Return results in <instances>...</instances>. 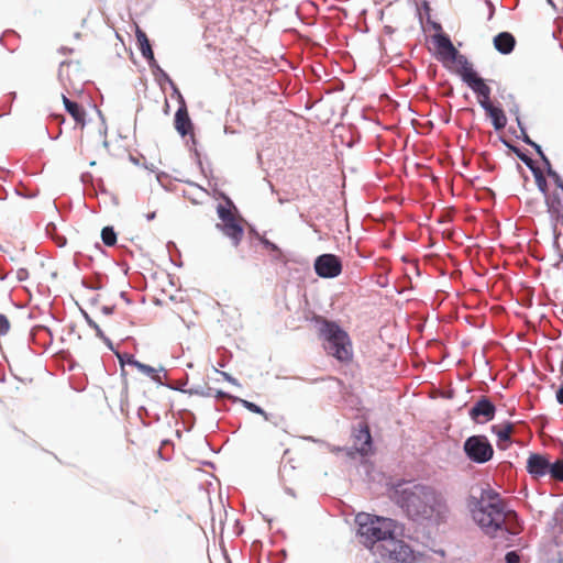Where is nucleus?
Here are the masks:
<instances>
[{"label":"nucleus","instance_id":"42","mask_svg":"<svg viewBox=\"0 0 563 563\" xmlns=\"http://www.w3.org/2000/svg\"><path fill=\"white\" fill-rule=\"evenodd\" d=\"M505 563H520V555L517 551H508L505 554Z\"/></svg>","mask_w":563,"mask_h":563},{"label":"nucleus","instance_id":"29","mask_svg":"<svg viewBox=\"0 0 563 563\" xmlns=\"http://www.w3.org/2000/svg\"><path fill=\"white\" fill-rule=\"evenodd\" d=\"M115 356L118 357V361L122 368L124 367L125 364L131 365L135 368H139V366L141 364L140 361H137L133 355L128 354V353L115 352Z\"/></svg>","mask_w":563,"mask_h":563},{"label":"nucleus","instance_id":"1","mask_svg":"<svg viewBox=\"0 0 563 563\" xmlns=\"http://www.w3.org/2000/svg\"><path fill=\"white\" fill-rule=\"evenodd\" d=\"M394 500L407 517L415 522L440 525L449 515L445 497L434 487L415 484L410 487L396 489Z\"/></svg>","mask_w":563,"mask_h":563},{"label":"nucleus","instance_id":"20","mask_svg":"<svg viewBox=\"0 0 563 563\" xmlns=\"http://www.w3.org/2000/svg\"><path fill=\"white\" fill-rule=\"evenodd\" d=\"M500 141L505 146H507L511 152L516 154V156L528 167H534L536 162L520 147L514 145L510 141L505 137H500Z\"/></svg>","mask_w":563,"mask_h":563},{"label":"nucleus","instance_id":"12","mask_svg":"<svg viewBox=\"0 0 563 563\" xmlns=\"http://www.w3.org/2000/svg\"><path fill=\"white\" fill-rule=\"evenodd\" d=\"M465 84L479 97L478 102L485 112H490L495 108L490 101L492 90L482 77L476 80H465Z\"/></svg>","mask_w":563,"mask_h":563},{"label":"nucleus","instance_id":"7","mask_svg":"<svg viewBox=\"0 0 563 563\" xmlns=\"http://www.w3.org/2000/svg\"><path fill=\"white\" fill-rule=\"evenodd\" d=\"M380 553L377 558L382 562H401L406 563L412 558V549L402 540L396 538L389 539L388 543H383L377 548Z\"/></svg>","mask_w":563,"mask_h":563},{"label":"nucleus","instance_id":"33","mask_svg":"<svg viewBox=\"0 0 563 563\" xmlns=\"http://www.w3.org/2000/svg\"><path fill=\"white\" fill-rule=\"evenodd\" d=\"M80 312L85 319V321L87 322V324L89 325V328L93 329L95 332H96V335L97 336H102V330L101 328L95 322V320L88 314V312L84 309H80Z\"/></svg>","mask_w":563,"mask_h":563},{"label":"nucleus","instance_id":"49","mask_svg":"<svg viewBox=\"0 0 563 563\" xmlns=\"http://www.w3.org/2000/svg\"><path fill=\"white\" fill-rule=\"evenodd\" d=\"M484 2H485V4L488 8L487 20L490 21L494 18V14H495V5H494V3L490 0H485Z\"/></svg>","mask_w":563,"mask_h":563},{"label":"nucleus","instance_id":"47","mask_svg":"<svg viewBox=\"0 0 563 563\" xmlns=\"http://www.w3.org/2000/svg\"><path fill=\"white\" fill-rule=\"evenodd\" d=\"M99 339H101L103 341V343L106 344V346L112 351L114 354L115 352H118L115 349H114V345L112 343V341L104 334V332H102V336H98Z\"/></svg>","mask_w":563,"mask_h":563},{"label":"nucleus","instance_id":"62","mask_svg":"<svg viewBox=\"0 0 563 563\" xmlns=\"http://www.w3.org/2000/svg\"><path fill=\"white\" fill-rule=\"evenodd\" d=\"M51 228L55 229V225L53 223L47 224V227H46L47 233H49Z\"/></svg>","mask_w":563,"mask_h":563},{"label":"nucleus","instance_id":"18","mask_svg":"<svg viewBox=\"0 0 563 563\" xmlns=\"http://www.w3.org/2000/svg\"><path fill=\"white\" fill-rule=\"evenodd\" d=\"M63 103L65 107V110L73 117V119L76 121V123L80 124L81 126L86 125V111L76 101L70 100L65 95H62Z\"/></svg>","mask_w":563,"mask_h":563},{"label":"nucleus","instance_id":"51","mask_svg":"<svg viewBox=\"0 0 563 563\" xmlns=\"http://www.w3.org/2000/svg\"><path fill=\"white\" fill-rule=\"evenodd\" d=\"M114 306H103L101 307V312L104 314V316H110L113 313L114 311Z\"/></svg>","mask_w":563,"mask_h":563},{"label":"nucleus","instance_id":"46","mask_svg":"<svg viewBox=\"0 0 563 563\" xmlns=\"http://www.w3.org/2000/svg\"><path fill=\"white\" fill-rule=\"evenodd\" d=\"M29 278V271L26 268H19L16 271V279L19 282H24Z\"/></svg>","mask_w":563,"mask_h":563},{"label":"nucleus","instance_id":"35","mask_svg":"<svg viewBox=\"0 0 563 563\" xmlns=\"http://www.w3.org/2000/svg\"><path fill=\"white\" fill-rule=\"evenodd\" d=\"M181 413V418L184 420V423L186 424V429L190 431L195 426V415L189 410H183Z\"/></svg>","mask_w":563,"mask_h":563},{"label":"nucleus","instance_id":"13","mask_svg":"<svg viewBox=\"0 0 563 563\" xmlns=\"http://www.w3.org/2000/svg\"><path fill=\"white\" fill-rule=\"evenodd\" d=\"M551 462L539 453H532L527 460V472L536 478L549 475Z\"/></svg>","mask_w":563,"mask_h":563},{"label":"nucleus","instance_id":"36","mask_svg":"<svg viewBox=\"0 0 563 563\" xmlns=\"http://www.w3.org/2000/svg\"><path fill=\"white\" fill-rule=\"evenodd\" d=\"M321 380L328 383V388L329 389L341 391V389L343 387V382L341 379L336 378V377L330 376L328 378H322Z\"/></svg>","mask_w":563,"mask_h":563},{"label":"nucleus","instance_id":"52","mask_svg":"<svg viewBox=\"0 0 563 563\" xmlns=\"http://www.w3.org/2000/svg\"><path fill=\"white\" fill-rule=\"evenodd\" d=\"M55 242H56L57 246L63 247L66 245L67 241H66L65 236L56 235Z\"/></svg>","mask_w":563,"mask_h":563},{"label":"nucleus","instance_id":"9","mask_svg":"<svg viewBox=\"0 0 563 563\" xmlns=\"http://www.w3.org/2000/svg\"><path fill=\"white\" fill-rule=\"evenodd\" d=\"M531 173L534 176L536 184L538 186V189L540 192H542L545 196V205L548 208V212L553 221H558L561 218V210H560V197L558 195H554L552 198L548 197V183L545 177L543 176L540 168L534 164V167L532 166L529 168Z\"/></svg>","mask_w":563,"mask_h":563},{"label":"nucleus","instance_id":"2","mask_svg":"<svg viewBox=\"0 0 563 563\" xmlns=\"http://www.w3.org/2000/svg\"><path fill=\"white\" fill-rule=\"evenodd\" d=\"M477 504L478 506L472 510V516L485 534L496 538L500 533L507 540L509 537L519 534L518 529L506 526L508 515L497 492L483 490L482 498Z\"/></svg>","mask_w":563,"mask_h":563},{"label":"nucleus","instance_id":"37","mask_svg":"<svg viewBox=\"0 0 563 563\" xmlns=\"http://www.w3.org/2000/svg\"><path fill=\"white\" fill-rule=\"evenodd\" d=\"M534 151L536 153L539 155L540 159L542 161V163L544 164V166L549 165L551 162L550 159L548 158V156L544 154L541 145H539L538 143L533 142V144L530 145Z\"/></svg>","mask_w":563,"mask_h":563},{"label":"nucleus","instance_id":"5","mask_svg":"<svg viewBox=\"0 0 563 563\" xmlns=\"http://www.w3.org/2000/svg\"><path fill=\"white\" fill-rule=\"evenodd\" d=\"M221 197L225 203H219L217 207V213L221 223H217L216 228L231 240L233 246H238L243 239L244 228L234 216L238 209L233 201L224 194H221Z\"/></svg>","mask_w":563,"mask_h":563},{"label":"nucleus","instance_id":"31","mask_svg":"<svg viewBox=\"0 0 563 563\" xmlns=\"http://www.w3.org/2000/svg\"><path fill=\"white\" fill-rule=\"evenodd\" d=\"M135 36H136V42H137V46H139L140 51L152 46L147 35L139 26L136 27Z\"/></svg>","mask_w":563,"mask_h":563},{"label":"nucleus","instance_id":"34","mask_svg":"<svg viewBox=\"0 0 563 563\" xmlns=\"http://www.w3.org/2000/svg\"><path fill=\"white\" fill-rule=\"evenodd\" d=\"M517 123H518V128L520 129V135H516L517 139H520L523 143H526L527 145H531L533 144L534 141H532L530 139V136L528 135L527 131H526V128L525 125L522 124L520 118H517Z\"/></svg>","mask_w":563,"mask_h":563},{"label":"nucleus","instance_id":"59","mask_svg":"<svg viewBox=\"0 0 563 563\" xmlns=\"http://www.w3.org/2000/svg\"><path fill=\"white\" fill-rule=\"evenodd\" d=\"M187 383H188V376H186V379L181 384H178V385L170 384V385L173 387H183V389H185V386L187 385Z\"/></svg>","mask_w":563,"mask_h":563},{"label":"nucleus","instance_id":"39","mask_svg":"<svg viewBox=\"0 0 563 563\" xmlns=\"http://www.w3.org/2000/svg\"><path fill=\"white\" fill-rule=\"evenodd\" d=\"M166 246H167V250L169 252V257H170L172 263L175 266H177V267H181L183 263L181 262H175L174 255H173V251H172V250H175V252L178 254V256H180V253L177 250L176 244L174 242L169 241Z\"/></svg>","mask_w":563,"mask_h":563},{"label":"nucleus","instance_id":"17","mask_svg":"<svg viewBox=\"0 0 563 563\" xmlns=\"http://www.w3.org/2000/svg\"><path fill=\"white\" fill-rule=\"evenodd\" d=\"M354 438L355 444L358 445L356 449L360 454L366 455L371 451L373 444V439L368 426H361V428L354 434Z\"/></svg>","mask_w":563,"mask_h":563},{"label":"nucleus","instance_id":"22","mask_svg":"<svg viewBox=\"0 0 563 563\" xmlns=\"http://www.w3.org/2000/svg\"><path fill=\"white\" fill-rule=\"evenodd\" d=\"M261 244L268 251L272 252V260L275 262L286 263L284 252L279 246L266 238H261Z\"/></svg>","mask_w":563,"mask_h":563},{"label":"nucleus","instance_id":"19","mask_svg":"<svg viewBox=\"0 0 563 563\" xmlns=\"http://www.w3.org/2000/svg\"><path fill=\"white\" fill-rule=\"evenodd\" d=\"M514 429V423L510 421H506L501 427L492 426V432L496 434L498 439V446L500 449H505L501 446V442H510V434Z\"/></svg>","mask_w":563,"mask_h":563},{"label":"nucleus","instance_id":"26","mask_svg":"<svg viewBox=\"0 0 563 563\" xmlns=\"http://www.w3.org/2000/svg\"><path fill=\"white\" fill-rule=\"evenodd\" d=\"M101 240L106 246H113L117 243V232L113 227L107 225L101 230Z\"/></svg>","mask_w":563,"mask_h":563},{"label":"nucleus","instance_id":"45","mask_svg":"<svg viewBox=\"0 0 563 563\" xmlns=\"http://www.w3.org/2000/svg\"><path fill=\"white\" fill-rule=\"evenodd\" d=\"M216 372L219 373L227 382L231 383L232 385L240 386L238 379L231 376L229 373L221 372L219 369H216Z\"/></svg>","mask_w":563,"mask_h":563},{"label":"nucleus","instance_id":"24","mask_svg":"<svg viewBox=\"0 0 563 563\" xmlns=\"http://www.w3.org/2000/svg\"><path fill=\"white\" fill-rule=\"evenodd\" d=\"M152 74L156 80V82L163 87L165 84L169 82L172 78L169 75L158 65L157 60L154 64L148 65Z\"/></svg>","mask_w":563,"mask_h":563},{"label":"nucleus","instance_id":"25","mask_svg":"<svg viewBox=\"0 0 563 563\" xmlns=\"http://www.w3.org/2000/svg\"><path fill=\"white\" fill-rule=\"evenodd\" d=\"M233 402L241 404L245 409H247L249 411H251L253 413L263 416L264 419H271V417H267V412L262 407H260L258 405H256L253 401H249V400L242 399L240 397H234Z\"/></svg>","mask_w":563,"mask_h":563},{"label":"nucleus","instance_id":"6","mask_svg":"<svg viewBox=\"0 0 563 563\" xmlns=\"http://www.w3.org/2000/svg\"><path fill=\"white\" fill-rule=\"evenodd\" d=\"M463 451L466 457L476 464H485L494 456L493 444L484 434L468 437L463 443Z\"/></svg>","mask_w":563,"mask_h":563},{"label":"nucleus","instance_id":"15","mask_svg":"<svg viewBox=\"0 0 563 563\" xmlns=\"http://www.w3.org/2000/svg\"><path fill=\"white\" fill-rule=\"evenodd\" d=\"M493 43L497 52L508 55L515 49L516 38L510 32L504 31L494 36Z\"/></svg>","mask_w":563,"mask_h":563},{"label":"nucleus","instance_id":"30","mask_svg":"<svg viewBox=\"0 0 563 563\" xmlns=\"http://www.w3.org/2000/svg\"><path fill=\"white\" fill-rule=\"evenodd\" d=\"M137 416L142 420L144 426H150V422L145 421V418H151L154 422H158L161 420V416L157 412H151L146 407L141 406L137 409Z\"/></svg>","mask_w":563,"mask_h":563},{"label":"nucleus","instance_id":"23","mask_svg":"<svg viewBox=\"0 0 563 563\" xmlns=\"http://www.w3.org/2000/svg\"><path fill=\"white\" fill-rule=\"evenodd\" d=\"M166 387L173 390L181 391L184 394L197 395L202 397H211L213 395V389L211 387L195 386L188 389H183V387H173L170 384H166Z\"/></svg>","mask_w":563,"mask_h":563},{"label":"nucleus","instance_id":"57","mask_svg":"<svg viewBox=\"0 0 563 563\" xmlns=\"http://www.w3.org/2000/svg\"><path fill=\"white\" fill-rule=\"evenodd\" d=\"M422 8H423V10L426 11V13H427L428 15H430V10H431V9H430V4H429V2H428V1H423V3H422Z\"/></svg>","mask_w":563,"mask_h":563},{"label":"nucleus","instance_id":"63","mask_svg":"<svg viewBox=\"0 0 563 563\" xmlns=\"http://www.w3.org/2000/svg\"><path fill=\"white\" fill-rule=\"evenodd\" d=\"M2 194H5V190L1 187L0 188V199H4V196Z\"/></svg>","mask_w":563,"mask_h":563},{"label":"nucleus","instance_id":"56","mask_svg":"<svg viewBox=\"0 0 563 563\" xmlns=\"http://www.w3.org/2000/svg\"><path fill=\"white\" fill-rule=\"evenodd\" d=\"M120 297H121V298H122V299H123L128 305H130V303H131V300H130V298H129V296H128V294H126L125 291H121V292H120Z\"/></svg>","mask_w":563,"mask_h":563},{"label":"nucleus","instance_id":"53","mask_svg":"<svg viewBox=\"0 0 563 563\" xmlns=\"http://www.w3.org/2000/svg\"><path fill=\"white\" fill-rule=\"evenodd\" d=\"M429 23L431 24V26L437 31V33H443L442 32V26L439 22H435V21H431L429 19Z\"/></svg>","mask_w":563,"mask_h":563},{"label":"nucleus","instance_id":"3","mask_svg":"<svg viewBox=\"0 0 563 563\" xmlns=\"http://www.w3.org/2000/svg\"><path fill=\"white\" fill-rule=\"evenodd\" d=\"M358 526L357 534L361 542L377 556L380 551L376 548L383 543H388L396 534V521L390 518L360 514L356 516Z\"/></svg>","mask_w":563,"mask_h":563},{"label":"nucleus","instance_id":"64","mask_svg":"<svg viewBox=\"0 0 563 563\" xmlns=\"http://www.w3.org/2000/svg\"><path fill=\"white\" fill-rule=\"evenodd\" d=\"M278 201H279V203H285L288 201V199L279 198Z\"/></svg>","mask_w":563,"mask_h":563},{"label":"nucleus","instance_id":"60","mask_svg":"<svg viewBox=\"0 0 563 563\" xmlns=\"http://www.w3.org/2000/svg\"><path fill=\"white\" fill-rule=\"evenodd\" d=\"M548 4H550L554 10L556 9V5L553 0H547Z\"/></svg>","mask_w":563,"mask_h":563},{"label":"nucleus","instance_id":"38","mask_svg":"<svg viewBox=\"0 0 563 563\" xmlns=\"http://www.w3.org/2000/svg\"><path fill=\"white\" fill-rule=\"evenodd\" d=\"M140 52L142 57L147 62V65L156 62L152 46Z\"/></svg>","mask_w":563,"mask_h":563},{"label":"nucleus","instance_id":"27","mask_svg":"<svg viewBox=\"0 0 563 563\" xmlns=\"http://www.w3.org/2000/svg\"><path fill=\"white\" fill-rule=\"evenodd\" d=\"M549 475L552 479L563 482V459L551 462Z\"/></svg>","mask_w":563,"mask_h":563},{"label":"nucleus","instance_id":"10","mask_svg":"<svg viewBox=\"0 0 563 563\" xmlns=\"http://www.w3.org/2000/svg\"><path fill=\"white\" fill-rule=\"evenodd\" d=\"M496 415V406L486 396H482L475 401L468 410L470 418L476 423H485L492 421Z\"/></svg>","mask_w":563,"mask_h":563},{"label":"nucleus","instance_id":"54","mask_svg":"<svg viewBox=\"0 0 563 563\" xmlns=\"http://www.w3.org/2000/svg\"><path fill=\"white\" fill-rule=\"evenodd\" d=\"M510 112L516 115V119L520 118L519 117V106L517 103L514 104V107L510 109Z\"/></svg>","mask_w":563,"mask_h":563},{"label":"nucleus","instance_id":"14","mask_svg":"<svg viewBox=\"0 0 563 563\" xmlns=\"http://www.w3.org/2000/svg\"><path fill=\"white\" fill-rule=\"evenodd\" d=\"M175 129L181 135L186 136L192 132V122L187 111L186 102H181L175 113Z\"/></svg>","mask_w":563,"mask_h":563},{"label":"nucleus","instance_id":"58","mask_svg":"<svg viewBox=\"0 0 563 563\" xmlns=\"http://www.w3.org/2000/svg\"><path fill=\"white\" fill-rule=\"evenodd\" d=\"M155 217H156V212H155V211H153V212H148V213L145 216V218H146V220H147V221H152V220H154V219H155Z\"/></svg>","mask_w":563,"mask_h":563},{"label":"nucleus","instance_id":"16","mask_svg":"<svg viewBox=\"0 0 563 563\" xmlns=\"http://www.w3.org/2000/svg\"><path fill=\"white\" fill-rule=\"evenodd\" d=\"M450 62L456 63L460 65L459 75L462 79V81L465 84V80H476L481 76L477 74L476 70H474L473 66L468 63V59L466 56L460 54L457 51V55H455L454 58H452Z\"/></svg>","mask_w":563,"mask_h":563},{"label":"nucleus","instance_id":"43","mask_svg":"<svg viewBox=\"0 0 563 563\" xmlns=\"http://www.w3.org/2000/svg\"><path fill=\"white\" fill-rule=\"evenodd\" d=\"M267 417H271V419H265L266 421H269L274 427H282L285 422L284 417L268 413Z\"/></svg>","mask_w":563,"mask_h":563},{"label":"nucleus","instance_id":"28","mask_svg":"<svg viewBox=\"0 0 563 563\" xmlns=\"http://www.w3.org/2000/svg\"><path fill=\"white\" fill-rule=\"evenodd\" d=\"M137 369L146 376L151 377L157 384L166 386L167 383L162 382V377L157 374V371L154 367L141 362Z\"/></svg>","mask_w":563,"mask_h":563},{"label":"nucleus","instance_id":"4","mask_svg":"<svg viewBox=\"0 0 563 563\" xmlns=\"http://www.w3.org/2000/svg\"><path fill=\"white\" fill-rule=\"evenodd\" d=\"M320 335L327 353L339 362H349L353 357L352 343L346 331L335 321L322 319Z\"/></svg>","mask_w":563,"mask_h":563},{"label":"nucleus","instance_id":"41","mask_svg":"<svg viewBox=\"0 0 563 563\" xmlns=\"http://www.w3.org/2000/svg\"><path fill=\"white\" fill-rule=\"evenodd\" d=\"M170 87V89L173 90V97H176L177 98V101L179 103V106H181V102H186L181 92L179 91L178 87L176 86V84L173 81V79L167 82Z\"/></svg>","mask_w":563,"mask_h":563},{"label":"nucleus","instance_id":"8","mask_svg":"<svg viewBox=\"0 0 563 563\" xmlns=\"http://www.w3.org/2000/svg\"><path fill=\"white\" fill-rule=\"evenodd\" d=\"M313 268L319 277L331 279L342 273L343 265L340 256L332 253H324L316 257Z\"/></svg>","mask_w":563,"mask_h":563},{"label":"nucleus","instance_id":"21","mask_svg":"<svg viewBox=\"0 0 563 563\" xmlns=\"http://www.w3.org/2000/svg\"><path fill=\"white\" fill-rule=\"evenodd\" d=\"M490 118L492 124L496 131L503 130L507 124V118L501 108H493L490 112H486Z\"/></svg>","mask_w":563,"mask_h":563},{"label":"nucleus","instance_id":"55","mask_svg":"<svg viewBox=\"0 0 563 563\" xmlns=\"http://www.w3.org/2000/svg\"><path fill=\"white\" fill-rule=\"evenodd\" d=\"M80 178L82 183H86L87 180L92 179V175L90 173H84Z\"/></svg>","mask_w":563,"mask_h":563},{"label":"nucleus","instance_id":"61","mask_svg":"<svg viewBox=\"0 0 563 563\" xmlns=\"http://www.w3.org/2000/svg\"><path fill=\"white\" fill-rule=\"evenodd\" d=\"M9 97H10L11 101H13L16 98V93L15 92H10Z\"/></svg>","mask_w":563,"mask_h":563},{"label":"nucleus","instance_id":"48","mask_svg":"<svg viewBox=\"0 0 563 563\" xmlns=\"http://www.w3.org/2000/svg\"><path fill=\"white\" fill-rule=\"evenodd\" d=\"M212 396H214L217 399H220V398H228L230 399L232 402H233V398L235 396L227 393V391H223V390H217L216 394H213Z\"/></svg>","mask_w":563,"mask_h":563},{"label":"nucleus","instance_id":"40","mask_svg":"<svg viewBox=\"0 0 563 563\" xmlns=\"http://www.w3.org/2000/svg\"><path fill=\"white\" fill-rule=\"evenodd\" d=\"M10 330V322L8 318L0 313V335H5Z\"/></svg>","mask_w":563,"mask_h":563},{"label":"nucleus","instance_id":"44","mask_svg":"<svg viewBox=\"0 0 563 563\" xmlns=\"http://www.w3.org/2000/svg\"><path fill=\"white\" fill-rule=\"evenodd\" d=\"M82 286L88 289H92V290H99L102 288V285L99 280H93V282L82 280Z\"/></svg>","mask_w":563,"mask_h":563},{"label":"nucleus","instance_id":"50","mask_svg":"<svg viewBox=\"0 0 563 563\" xmlns=\"http://www.w3.org/2000/svg\"><path fill=\"white\" fill-rule=\"evenodd\" d=\"M556 401L560 404V405H563V383L561 384V386L559 387V389L556 390Z\"/></svg>","mask_w":563,"mask_h":563},{"label":"nucleus","instance_id":"32","mask_svg":"<svg viewBox=\"0 0 563 563\" xmlns=\"http://www.w3.org/2000/svg\"><path fill=\"white\" fill-rule=\"evenodd\" d=\"M544 167H545L548 176L554 181L556 187L563 191V179L560 176V174L552 168L551 163Z\"/></svg>","mask_w":563,"mask_h":563},{"label":"nucleus","instance_id":"11","mask_svg":"<svg viewBox=\"0 0 563 563\" xmlns=\"http://www.w3.org/2000/svg\"><path fill=\"white\" fill-rule=\"evenodd\" d=\"M433 43L438 48V59L448 62L457 55V49L453 45L450 36L445 33H435L433 35Z\"/></svg>","mask_w":563,"mask_h":563}]
</instances>
